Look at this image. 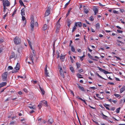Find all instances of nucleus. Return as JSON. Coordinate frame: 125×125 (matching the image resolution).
I'll use <instances>...</instances> for the list:
<instances>
[{"label": "nucleus", "instance_id": "obj_1", "mask_svg": "<svg viewBox=\"0 0 125 125\" xmlns=\"http://www.w3.org/2000/svg\"><path fill=\"white\" fill-rule=\"evenodd\" d=\"M14 43L16 45L19 44L21 42V39L18 37L16 36L13 39Z\"/></svg>", "mask_w": 125, "mask_h": 125}, {"label": "nucleus", "instance_id": "obj_2", "mask_svg": "<svg viewBox=\"0 0 125 125\" xmlns=\"http://www.w3.org/2000/svg\"><path fill=\"white\" fill-rule=\"evenodd\" d=\"M3 7H9L10 4V2L8 0H2Z\"/></svg>", "mask_w": 125, "mask_h": 125}, {"label": "nucleus", "instance_id": "obj_3", "mask_svg": "<svg viewBox=\"0 0 125 125\" xmlns=\"http://www.w3.org/2000/svg\"><path fill=\"white\" fill-rule=\"evenodd\" d=\"M7 75L8 72H5L2 74V78L3 81H5L6 80Z\"/></svg>", "mask_w": 125, "mask_h": 125}, {"label": "nucleus", "instance_id": "obj_4", "mask_svg": "<svg viewBox=\"0 0 125 125\" xmlns=\"http://www.w3.org/2000/svg\"><path fill=\"white\" fill-rule=\"evenodd\" d=\"M34 23V19L33 18H32L31 21V30L32 31H33Z\"/></svg>", "mask_w": 125, "mask_h": 125}, {"label": "nucleus", "instance_id": "obj_5", "mask_svg": "<svg viewBox=\"0 0 125 125\" xmlns=\"http://www.w3.org/2000/svg\"><path fill=\"white\" fill-rule=\"evenodd\" d=\"M97 68H98V69L100 71L103 72L105 74H107V73H109L108 72H107V71L100 68V67L98 66L97 67Z\"/></svg>", "mask_w": 125, "mask_h": 125}, {"label": "nucleus", "instance_id": "obj_6", "mask_svg": "<svg viewBox=\"0 0 125 125\" xmlns=\"http://www.w3.org/2000/svg\"><path fill=\"white\" fill-rule=\"evenodd\" d=\"M60 19L58 20L57 23H56V31H57V30H58V32L59 31V28L60 27L61 25L60 23L59 20Z\"/></svg>", "mask_w": 125, "mask_h": 125}, {"label": "nucleus", "instance_id": "obj_7", "mask_svg": "<svg viewBox=\"0 0 125 125\" xmlns=\"http://www.w3.org/2000/svg\"><path fill=\"white\" fill-rule=\"evenodd\" d=\"M50 8H48L44 14L45 15V16H48L50 14Z\"/></svg>", "mask_w": 125, "mask_h": 125}, {"label": "nucleus", "instance_id": "obj_8", "mask_svg": "<svg viewBox=\"0 0 125 125\" xmlns=\"http://www.w3.org/2000/svg\"><path fill=\"white\" fill-rule=\"evenodd\" d=\"M32 53H31L30 54L29 56V58L30 60H31L32 61V62L33 64H34V57Z\"/></svg>", "mask_w": 125, "mask_h": 125}, {"label": "nucleus", "instance_id": "obj_9", "mask_svg": "<svg viewBox=\"0 0 125 125\" xmlns=\"http://www.w3.org/2000/svg\"><path fill=\"white\" fill-rule=\"evenodd\" d=\"M41 103L42 105H44V106H48L47 104V102L46 101L44 100L42 101H41Z\"/></svg>", "mask_w": 125, "mask_h": 125}, {"label": "nucleus", "instance_id": "obj_10", "mask_svg": "<svg viewBox=\"0 0 125 125\" xmlns=\"http://www.w3.org/2000/svg\"><path fill=\"white\" fill-rule=\"evenodd\" d=\"M47 65H45L44 71L46 77L49 76L48 75V71L47 69Z\"/></svg>", "mask_w": 125, "mask_h": 125}, {"label": "nucleus", "instance_id": "obj_11", "mask_svg": "<svg viewBox=\"0 0 125 125\" xmlns=\"http://www.w3.org/2000/svg\"><path fill=\"white\" fill-rule=\"evenodd\" d=\"M93 10L94 11V15L97 14L98 12V8L96 7H94L93 9Z\"/></svg>", "mask_w": 125, "mask_h": 125}, {"label": "nucleus", "instance_id": "obj_12", "mask_svg": "<svg viewBox=\"0 0 125 125\" xmlns=\"http://www.w3.org/2000/svg\"><path fill=\"white\" fill-rule=\"evenodd\" d=\"M83 7L84 8V11L85 13L86 14H87L89 12V11L88 9L87 8H86V7L85 6H83Z\"/></svg>", "mask_w": 125, "mask_h": 125}, {"label": "nucleus", "instance_id": "obj_13", "mask_svg": "<svg viewBox=\"0 0 125 125\" xmlns=\"http://www.w3.org/2000/svg\"><path fill=\"white\" fill-rule=\"evenodd\" d=\"M67 26L69 27V28L71 24L72 23L71 21L69 19H68L67 20Z\"/></svg>", "mask_w": 125, "mask_h": 125}, {"label": "nucleus", "instance_id": "obj_14", "mask_svg": "<svg viewBox=\"0 0 125 125\" xmlns=\"http://www.w3.org/2000/svg\"><path fill=\"white\" fill-rule=\"evenodd\" d=\"M7 83L6 82H3L0 84V88L6 85Z\"/></svg>", "mask_w": 125, "mask_h": 125}, {"label": "nucleus", "instance_id": "obj_15", "mask_svg": "<svg viewBox=\"0 0 125 125\" xmlns=\"http://www.w3.org/2000/svg\"><path fill=\"white\" fill-rule=\"evenodd\" d=\"M53 122V120L52 118H51L49 119L48 121L49 124H51Z\"/></svg>", "mask_w": 125, "mask_h": 125}, {"label": "nucleus", "instance_id": "obj_16", "mask_svg": "<svg viewBox=\"0 0 125 125\" xmlns=\"http://www.w3.org/2000/svg\"><path fill=\"white\" fill-rule=\"evenodd\" d=\"M125 90V85L123 86L120 89V93H122Z\"/></svg>", "mask_w": 125, "mask_h": 125}, {"label": "nucleus", "instance_id": "obj_17", "mask_svg": "<svg viewBox=\"0 0 125 125\" xmlns=\"http://www.w3.org/2000/svg\"><path fill=\"white\" fill-rule=\"evenodd\" d=\"M15 53L14 52L11 53V54L9 57L10 59H11L13 58H14L15 56Z\"/></svg>", "mask_w": 125, "mask_h": 125}, {"label": "nucleus", "instance_id": "obj_18", "mask_svg": "<svg viewBox=\"0 0 125 125\" xmlns=\"http://www.w3.org/2000/svg\"><path fill=\"white\" fill-rule=\"evenodd\" d=\"M20 65L18 63H17L16 65L15 69L16 70H18L20 69Z\"/></svg>", "mask_w": 125, "mask_h": 125}, {"label": "nucleus", "instance_id": "obj_19", "mask_svg": "<svg viewBox=\"0 0 125 125\" xmlns=\"http://www.w3.org/2000/svg\"><path fill=\"white\" fill-rule=\"evenodd\" d=\"M21 15L22 16H24L25 15V10L24 8H23L21 10Z\"/></svg>", "mask_w": 125, "mask_h": 125}, {"label": "nucleus", "instance_id": "obj_20", "mask_svg": "<svg viewBox=\"0 0 125 125\" xmlns=\"http://www.w3.org/2000/svg\"><path fill=\"white\" fill-rule=\"evenodd\" d=\"M47 28V25L46 24H44L42 28V30H43L44 31L46 30Z\"/></svg>", "mask_w": 125, "mask_h": 125}, {"label": "nucleus", "instance_id": "obj_21", "mask_svg": "<svg viewBox=\"0 0 125 125\" xmlns=\"http://www.w3.org/2000/svg\"><path fill=\"white\" fill-rule=\"evenodd\" d=\"M39 87H40V90H41V91L42 93V95H44L45 94V92L44 90L43 89V88H41L40 87V85L39 86Z\"/></svg>", "mask_w": 125, "mask_h": 125}, {"label": "nucleus", "instance_id": "obj_22", "mask_svg": "<svg viewBox=\"0 0 125 125\" xmlns=\"http://www.w3.org/2000/svg\"><path fill=\"white\" fill-rule=\"evenodd\" d=\"M77 85L78 86V87L81 90L83 91H84V89L83 87L81 86H80V85L79 84H77Z\"/></svg>", "mask_w": 125, "mask_h": 125}, {"label": "nucleus", "instance_id": "obj_23", "mask_svg": "<svg viewBox=\"0 0 125 125\" xmlns=\"http://www.w3.org/2000/svg\"><path fill=\"white\" fill-rule=\"evenodd\" d=\"M65 58L64 55H63L62 54L60 56V59L62 60V61L63 62L64 61Z\"/></svg>", "mask_w": 125, "mask_h": 125}, {"label": "nucleus", "instance_id": "obj_24", "mask_svg": "<svg viewBox=\"0 0 125 125\" xmlns=\"http://www.w3.org/2000/svg\"><path fill=\"white\" fill-rule=\"evenodd\" d=\"M104 106L107 109L109 110V108L108 107L109 106V105L108 104H104Z\"/></svg>", "mask_w": 125, "mask_h": 125}, {"label": "nucleus", "instance_id": "obj_25", "mask_svg": "<svg viewBox=\"0 0 125 125\" xmlns=\"http://www.w3.org/2000/svg\"><path fill=\"white\" fill-rule=\"evenodd\" d=\"M70 69L72 73H74V70L73 68V67L72 66H71L70 67Z\"/></svg>", "mask_w": 125, "mask_h": 125}, {"label": "nucleus", "instance_id": "obj_26", "mask_svg": "<svg viewBox=\"0 0 125 125\" xmlns=\"http://www.w3.org/2000/svg\"><path fill=\"white\" fill-rule=\"evenodd\" d=\"M72 9V8H70L69 10L67 13L66 14V17L68 16L70 14V11H71V10Z\"/></svg>", "mask_w": 125, "mask_h": 125}, {"label": "nucleus", "instance_id": "obj_27", "mask_svg": "<svg viewBox=\"0 0 125 125\" xmlns=\"http://www.w3.org/2000/svg\"><path fill=\"white\" fill-rule=\"evenodd\" d=\"M85 53V52H83V56H79L80 58V60L81 61H83V59H81V58H83L85 57V55H84Z\"/></svg>", "mask_w": 125, "mask_h": 125}, {"label": "nucleus", "instance_id": "obj_28", "mask_svg": "<svg viewBox=\"0 0 125 125\" xmlns=\"http://www.w3.org/2000/svg\"><path fill=\"white\" fill-rule=\"evenodd\" d=\"M76 64L77 67V68L78 69H79L80 66V64L79 62H76Z\"/></svg>", "mask_w": 125, "mask_h": 125}, {"label": "nucleus", "instance_id": "obj_29", "mask_svg": "<svg viewBox=\"0 0 125 125\" xmlns=\"http://www.w3.org/2000/svg\"><path fill=\"white\" fill-rule=\"evenodd\" d=\"M77 26L79 27H81L82 26V23L81 22H77Z\"/></svg>", "mask_w": 125, "mask_h": 125}, {"label": "nucleus", "instance_id": "obj_30", "mask_svg": "<svg viewBox=\"0 0 125 125\" xmlns=\"http://www.w3.org/2000/svg\"><path fill=\"white\" fill-rule=\"evenodd\" d=\"M81 76V75L79 73H77V76L78 77L80 78H83V77L80 76Z\"/></svg>", "mask_w": 125, "mask_h": 125}, {"label": "nucleus", "instance_id": "obj_31", "mask_svg": "<svg viewBox=\"0 0 125 125\" xmlns=\"http://www.w3.org/2000/svg\"><path fill=\"white\" fill-rule=\"evenodd\" d=\"M19 2L20 3L21 5V6L23 5V6L25 7V6L24 5L23 2H22V0H19Z\"/></svg>", "mask_w": 125, "mask_h": 125}, {"label": "nucleus", "instance_id": "obj_32", "mask_svg": "<svg viewBox=\"0 0 125 125\" xmlns=\"http://www.w3.org/2000/svg\"><path fill=\"white\" fill-rule=\"evenodd\" d=\"M71 51L73 52H75V49L74 47L73 46H71Z\"/></svg>", "mask_w": 125, "mask_h": 125}, {"label": "nucleus", "instance_id": "obj_33", "mask_svg": "<svg viewBox=\"0 0 125 125\" xmlns=\"http://www.w3.org/2000/svg\"><path fill=\"white\" fill-rule=\"evenodd\" d=\"M17 9H16L14 11H13V13L12 15V16L13 17L14 15L17 12Z\"/></svg>", "mask_w": 125, "mask_h": 125}, {"label": "nucleus", "instance_id": "obj_34", "mask_svg": "<svg viewBox=\"0 0 125 125\" xmlns=\"http://www.w3.org/2000/svg\"><path fill=\"white\" fill-rule=\"evenodd\" d=\"M60 73L61 76L63 78H64L65 76L63 72H60Z\"/></svg>", "mask_w": 125, "mask_h": 125}, {"label": "nucleus", "instance_id": "obj_35", "mask_svg": "<svg viewBox=\"0 0 125 125\" xmlns=\"http://www.w3.org/2000/svg\"><path fill=\"white\" fill-rule=\"evenodd\" d=\"M113 102L114 103H116L117 102V101L116 100H112L110 99V102Z\"/></svg>", "mask_w": 125, "mask_h": 125}, {"label": "nucleus", "instance_id": "obj_36", "mask_svg": "<svg viewBox=\"0 0 125 125\" xmlns=\"http://www.w3.org/2000/svg\"><path fill=\"white\" fill-rule=\"evenodd\" d=\"M88 55L90 58L91 59H93V57L90 53H88Z\"/></svg>", "mask_w": 125, "mask_h": 125}, {"label": "nucleus", "instance_id": "obj_37", "mask_svg": "<svg viewBox=\"0 0 125 125\" xmlns=\"http://www.w3.org/2000/svg\"><path fill=\"white\" fill-rule=\"evenodd\" d=\"M96 96L98 97L100 99H102L103 98H102L100 97L99 96V95L98 94H96Z\"/></svg>", "mask_w": 125, "mask_h": 125}, {"label": "nucleus", "instance_id": "obj_38", "mask_svg": "<svg viewBox=\"0 0 125 125\" xmlns=\"http://www.w3.org/2000/svg\"><path fill=\"white\" fill-rule=\"evenodd\" d=\"M118 53V51L115 50V52H112V53L114 54H116Z\"/></svg>", "mask_w": 125, "mask_h": 125}, {"label": "nucleus", "instance_id": "obj_39", "mask_svg": "<svg viewBox=\"0 0 125 125\" xmlns=\"http://www.w3.org/2000/svg\"><path fill=\"white\" fill-rule=\"evenodd\" d=\"M89 20L91 21H93L94 20L93 17L92 16H91V17H90L89 18Z\"/></svg>", "mask_w": 125, "mask_h": 125}, {"label": "nucleus", "instance_id": "obj_40", "mask_svg": "<svg viewBox=\"0 0 125 125\" xmlns=\"http://www.w3.org/2000/svg\"><path fill=\"white\" fill-rule=\"evenodd\" d=\"M120 108H121L120 107L116 109V113H119Z\"/></svg>", "mask_w": 125, "mask_h": 125}, {"label": "nucleus", "instance_id": "obj_41", "mask_svg": "<svg viewBox=\"0 0 125 125\" xmlns=\"http://www.w3.org/2000/svg\"><path fill=\"white\" fill-rule=\"evenodd\" d=\"M70 0H70L67 3H66L65 5V8H66V7L68 5V4H69L70 3Z\"/></svg>", "mask_w": 125, "mask_h": 125}, {"label": "nucleus", "instance_id": "obj_42", "mask_svg": "<svg viewBox=\"0 0 125 125\" xmlns=\"http://www.w3.org/2000/svg\"><path fill=\"white\" fill-rule=\"evenodd\" d=\"M115 58H116V60L117 61H118V60H121V59L120 58H119V57H117L116 56H114V58L115 59Z\"/></svg>", "mask_w": 125, "mask_h": 125}, {"label": "nucleus", "instance_id": "obj_43", "mask_svg": "<svg viewBox=\"0 0 125 125\" xmlns=\"http://www.w3.org/2000/svg\"><path fill=\"white\" fill-rule=\"evenodd\" d=\"M95 26L96 28H99L100 27L99 24L98 23H97L96 24Z\"/></svg>", "mask_w": 125, "mask_h": 125}, {"label": "nucleus", "instance_id": "obj_44", "mask_svg": "<svg viewBox=\"0 0 125 125\" xmlns=\"http://www.w3.org/2000/svg\"><path fill=\"white\" fill-rule=\"evenodd\" d=\"M76 29V27H73V28L72 30V32H73Z\"/></svg>", "mask_w": 125, "mask_h": 125}, {"label": "nucleus", "instance_id": "obj_45", "mask_svg": "<svg viewBox=\"0 0 125 125\" xmlns=\"http://www.w3.org/2000/svg\"><path fill=\"white\" fill-rule=\"evenodd\" d=\"M59 68L60 69V72H63V71L62 70V67H61L59 66Z\"/></svg>", "mask_w": 125, "mask_h": 125}, {"label": "nucleus", "instance_id": "obj_46", "mask_svg": "<svg viewBox=\"0 0 125 125\" xmlns=\"http://www.w3.org/2000/svg\"><path fill=\"white\" fill-rule=\"evenodd\" d=\"M7 9V8L6 7H3V11L4 12H5L6 11V9Z\"/></svg>", "mask_w": 125, "mask_h": 125}, {"label": "nucleus", "instance_id": "obj_47", "mask_svg": "<svg viewBox=\"0 0 125 125\" xmlns=\"http://www.w3.org/2000/svg\"><path fill=\"white\" fill-rule=\"evenodd\" d=\"M28 107L30 108L31 109H35V107L34 106H28Z\"/></svg>", "mask_w": 125, "mask_h": 125}, {"label": "nucleus", "instance_id": "obj_48", "mask_svg": "<svg viewBox=\"0 0 125 125\" xmlns=\"http://www.w3.org/2000/svg\"><path fill=\"white\" fill-rule=\"evenodd\" d=\"M22 20L23 21H24L26 20L25 17L24 16H22Z\"/></svg>", "mask_w": 125, "mask_h": 125}, {"label": "nucleus", "instance_id": "obj_49", "mask_svg": "<svg viewBox=\"0 0 125 125\" xmlns=\"http://www.w3.org/2000/svg\"><path fill=\"white\" fill-rule=\"evenodd\" d=\"M8 12L7 13H6L5 14V15H4L3 16V19H5V17H6V16H7V14H8Z\"/></svg>", "mask_w": 125, "mask_h": 125}, {"label": "nucleus", "instance_id": "obj_50", "mask_svg": "<svg viewBox=\"0 0 125 125\" xmlns=\"http://www.w3.org/2000/svg\"><path fill=\"white\" fill-rule=\"evenodd\" d=\"M113 12L114 13L117 14L118 13V11H117L115 10H113Z\"/></svg>", "mask_w": 125, "mask_h": 125}, {"label": "nucleus", "instance_id": "obj_51", "mask_svg": "<svg viewBox=\"0 0 125 125\" xmlns=\"http://www.w3.org/2000/svg\"><path fill=\"white\" fill-rule=\"evenodd\" d=\"M8 69L9 70H11L13 69V67L11 66H9L8 67Z\"/></svg>", "mask_w": 125, "mask_h": 125}, {"label": "nucleus", "instance_id": "obj_52", "mask_svg": "<svg viewBox=\"0 0 125 125\" xmlns=\"http://www.w3.org/2000/svg\"><path fill=\"white\" fill-rule=\"evenodd\" d=\"M114 95L117 97H118L120 96V95L117 94H114Z\"/></svg>", "mask_w": 125, "mask_h": 125}, {"label": "nucleus", "instance_id": "obj_53", "mask_svg": "<svg viewBox=\"0 0 125 125\" xmlns=\"http://www.w3.org/2000/svg\"><path fill=\"white\" fill-rule=\"evenodd\" d=\"M14 122L12 121H11L10 123V125H13L14 124Z\"/></svg>", "mask_w": 125, "mask_h": 125}, {"label": "nucleus", "instance_id": "obj_54", "mask_svg": "<svg viewBox=\"0 0 125 125\" xmlns=\"http://www.w3.org/2000/svg\"><path fill=\"white\" fill-rule=\"evenodd\" d=\"M117 32L119 33H122V32L123 31L119 30H117Z\"/></svg>", "mask_w": 125, "mask_h": 125}, {"label": "nucleus", "instance_id": "obj_55", "mask_svg": "<svg viewBox=\"0 0 125 125\" xmlns=\"http://www.w3.org/2000/svg\"><path fill=\"white\" fill-rule=\"evenodd\" d=\"M27 41H28V42L29 43V46L31 45V42L29 40H27Z\"/></svg>", "mask_w": 125, "mask_h": 125}, {"label": "nucleus", "instance_id": "obj_56", "mask_svg": "<svg viewBox=\"0 0 125 125\" xmlns=\"http://www.w3.org/2000/svg\"><path fill=\"white\" fill-rule=\"evenodd\" d=\"M115 109V108L114 107H113L110 108V110L112 111H114Z\"/></svg>", "mask_w": 125, "mask_h": 125}, {"label": "nucleus", "instance_id": "obj_57", "mask_svg": "<svg viewBox=\"0 0 125 125\" xmlns=\"http://www.w3.org/2000/svg\"><path fill=\"white\" fill-rule=\"evenodd\" d=\"M37 82L36 81L33 80L32 82L33 83V84H35L37 83Z\"/></svg>", "mask_w": 125, "mask_h": 125}, {"label": "nucleus", "instance_id": "obj_58", "mask_svg": "<svg viewBox=\"0 0 125 125\" xmlns=\"http://www.w3.org/2000/svg\"><path fill=\"white\" fill-rule=\"evenodd\" d=\"M23 91H24L26 92L27 93L28 92V90H27L26 89V88H24L23 89Z\"/></svg>", "mask_w": 125, "mask_h": 125}, {"label": "nucleus", "instance_id": "obj_59", "mask_svg": "<svg viewBox=\"0 0 125 125\" xmlns=\"http://www.w3.org/2000/svg\"><path fill=\"white\" fill-rule=\"evenodd\" d=\"M4 42V40L3 39H0V44Z\"/></svg>", "mask_w": 125, "mask_h": 125}, {"label": "nucleus", "instance_id": "obj_60", "mask_svg": "<svg viewBox=\"0 0 125 125\" xmlns=\"http://www.w3.org/2000/svg\"><path fill=\"white\" fill-rule=\"evenodd\" d=\"M81 100L84 102L85 104H86V103L85 100L83 99L82 98V99H81Z\"/></svg>", "mask_w": 125, "mask_h": 125}, {"label": "nucleus", "instance_id": "obj_61", "mask_svg": "<svg viewBox=\"0 0 125 125\" xmlns=\"http://www.w3.org/2000/svg\"><path fill=\"white\" fill-rule=\"evenodd\" d=\"M89 106L91 108L94 109H96V108L95 107H94L92 106H91V105H89Z\"/></svg>", "mask_w": 125, "mask_h": 125}, {"label": "nucleus", "instance_id": "obj_62", "mask_svg": "<svg viewBox=\"0 0 125 125\" xmlns=\"http://www.w3.org/2000/svg\"><path fill=\"white\" fill-rule=\"evenodd\" d=\"M104 47L106 49H107L109 48V47L107 46L106 45H104Z\"/></svg>", "mask_w": 125, "mask_h": 125}, {"label": "nucleus", "instance_id": "obj_63", "mask_svg": "<svg viewBox=\"0 0 125 125\" xmlns=\"http://www.w3.org/2000/svg\"><path fill=\"white\" fill-rule=\"evenodd\" d=\"M90 88L93 89H96V88L95 87H90Z\"/></svg>", "mask_w": 125, "mask_h": 125}, {"label": "nucleus", "instance_id": "obj_64", "mask_svg": "<svg viewBox=\"0 0 125 125\" xmlns=\"http://www.w3.org/2000/svg\"><path fill=\"white\" fill-rule=\"evenodd\" d=\"M83 71V70L82 69H80L79 70V72L80 73L82 72Z\"/></svg>", "mask_w": 125, "mask_h": 125}]
</instances>
